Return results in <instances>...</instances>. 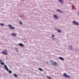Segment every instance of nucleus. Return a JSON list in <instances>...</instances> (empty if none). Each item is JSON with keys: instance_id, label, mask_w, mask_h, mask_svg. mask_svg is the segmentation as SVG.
I'll list each match as a JSON object with an SVG mask.
<instances>
[{"instance_id": "nucleus-1", "label": "nucleus", "mask_w": 79, "mask_h": 79, "mask_svg": "<svg viewBox=\"0 0 79 79\" xmlns=\"http://www.w3.org/2000/svg\"><path fill=\"white\" fill-rule=\"evenodd\" d=\"M51 64H53L54 66H58V63L53 60H51Z\"/></svg>"}, {"instance_id": "nucleus-2", "label": "nucleus", "mask_w": 79, "mask_h": 79, "mask_svg": "<svg viewBox=\"0 0 79 79\" xmlns=\"http://www.w3.org/2000/svg\"><path fill=\"white\" fill-rule=\"evenodd\" d=\"M4 67L9 72V73H10V74H11L12 73V72L11 70H9V69H8V67H7V66H6V65H4Z\"/></svg>"}, {"instance_id": "nucleus-3", "label": "nucleus", "mask_w": 79, "mask_h": 79, "mask_svg": "<svg viewBox=\"0 0 79 79\" xmlns=\"http://www.w3.org/2000/svg\"><path fill=\"white\" fill-rule=\"evenodd\" d=\"M63 76L64 77H66L68 78L69 79H70V76L69 75H67V74L66 73H64L63 74Z\"/></svg>"}, {"instance_id": "nucleus-4", "label": "nucleus", "mask_w": 79, "mask_h": 79, "mask_svg": "<svg viewBox=\"0 0 79 79\" xmlns=\"http://www.w3.org/2000/svg\"><path fill=\"white\" fill-rule=\"evenodd\" d=\"M8 26L10 29H11L12 30L13 29H15V27L12 26L11 25H9Z\"/></svg>"}, {"instance_id": "nucleus-5", "label": "nucleus", "mask_w": 79, "mask_h": 79, "mask_svg": "<svg viewBox=\"0 0 79 79\" xmlns=\"http://www.w3.org/2000/svg\"><path fill=\"white\" fill-rule=\"evenodd\" d=\"M7 52V50H5L4 51H3L2 52V53H3V55H8V53Z\"/></svg>"}, {"instance_id": "nucleus-6", "label": "nucleus", "mask_w": 79, "mask_h": 79, "mask_svg": "<svg viewBox=\"0 0 79 79\" xmlns=\"http://www.w3.org/2000/svg\"><path fill=\"white\" fill-rule=\"evenodd\" d=\"M73 23L75 25H77V26H78L79 25V23L77 22H76V21H73Z\"/></svg>"}, {"instance_id": "nucleus-7", "label": "nucleus", "mask_w": 79, "mask_h": 79, "mask_svg": "<svg viewBox=\"0 0 79 79\" xmlns=\"http://www.w3.org/2000/svg\"><path fill=\"white\" fill-rule=\"evenodd\" d=\"M56 11H57L59 12V13H63V12L61 10H60V9H57Z\"/></svg>"}, {"instance_id": "nucleus-8", "label": "nucleus", "mask_w": 79, "mask_h": 79, "mask_svg": "<svg viewBox=\"0 0 79 79\" xmlns=\"http://www.w3.org/2000/svg\"><path fill=\"white\" fill-rule=\"evenodd\" d=\"M19 46H20L21 47H24V44H23L21 43L19 44Z\"/></svg>"}, {"instance_id": "nucleus-9", "label": "nucleus", "mask_w": 79, "mask_h": 79, "mask_svg": "<svg viewBox=\"0 0 79 79\" xmlns=\"http://www.w3.org/2000/svg\"><path fill=\"white\" fill-rule=\"evenodd\" d=\"M54 18H55V19H58V16H56L55 15H54Z\"/></svg>"}, {"instance_id": "nucleus-10", "label": "nucleus", "mask_w": 79, "mask_h": 79, "mask_svg": "<svg viewBox=\"0 0 79 79\" xmlns=\"http://www.w3.org/2000/svg\"><path fill=\"white\" fill-rule=\"evenodd\" d=\"M59 58L60 60H61L62 61H64V58L61 57H59Z\"/></svg>"}, {"instance_id": "nucleus-11", "label": "nucleus", "mask_w": 79, "mask_h": 79, "mask_svg": "<svg viewBox=\"0 0 79 79\" xmlns=\"http://www.w3.org/2000/svg\"><path fill=\"white\" fill-rule=\"evenodd\" d=\"M58 1L60 3H63V0H58Z\"/></svg>"}, {"instance_id": "nucleus-12", "label": "nucleus", "mask_w": 79, "mask_h": 79, "mask_svg": "<svg viewBox=\"0 0 79 79\" xmlns=\"http://www.w3.org/2000/svg\"><path fill=\"white\" fill-rule=\"evenodd\" d=\"M39 71H44L43 70V69H41L40 68H39Z\"/></svg>"}, {"instance_id": "nucleus-13", "label": "nucleus", "mask_w": 79, "mask_h": 79, "mask_svg": "<svg viewBox=\"0 0 79 79\" xmlns=\"http://www.w3.org/2000/svg\"><path fill=\"white\" fill-rule=\"evenodd\" d=\"M1 65H4V64H5V63H4V62H2L1 63Z\"/></svg>"}, {"instance_id": "nucleus-14", "label": "nucleus", "mask_w": 79, "mask_h": 79, "mask_svg": "<svg viewBox=\"0 0 79 79\" xmlns=\"http://www.w3.org/2000/svg\"><path fill=\"white\" fill-rule=\"evenodd\" d=\"M47 77V78H48V79H52V78H51V77H50L49 76H46Z\"/></svg>"}, {"instance_id": "nucleus-15", "label": "nucleus", "mask_w": 79, "mask_h": 79, "mask_svg": "<svg viewBox=\"0 0 79 79\" xmlns=\"http://www.w3.org/2000/svg\"><path fill=\"white\" fill-rule=\"evenodd\" d=\"M13 74L15 76V77H18V75L14 73Z\"/></svg>"}, {"instance_id": "nucleus-16", "label": "nucleus", "mask_w": 79, "mask_h": 79, "mask_svg": "<svg viewBox=\"0 0 79 79\" xmlns=\"http://www.w3.org/2000/svg\"><path fill=\"white\" fill-rule=\"evenodd\" d=\"M57 31L58 32H60V33H61V30H58Z\"/></svg>"}, {"instance_id": "nucleus-17", "label": "nucleus", "mask_w": 79, "mask_h": 79, "mask_svg": "<svg viewBox=\"0 0 79 79\" xmlns=\"http://www.w3.org/2000/svg\"><path fill=\"white\" fill-rule=\"evenodd\" d=\"M12 35H15V36H16V34H15V33H12Z\"/></svg>"}, {"instance_id": "nucleus-18", "label": "nucleus", "mask_w": 79, "mask_h": 79, "mask_svg": "<svg viewBox=\"0 0 79 79\" xmlns=\"http://www.w3.org/2000/svg\"><path fill=\"white\" fill-rule=\"evenodd\" d=\"M0 25L1 26H4V24H3V23H1Z\"/></svg>"}, {"instance_id": "nucleus-19", "label": "nucleus", "mask_w": 79, "mask_h": 79, "mask_svg": "<svg viewBox=\"0 0 79 79\" xmlns=\"http://www.w3.org/2000/svg\"><path fill=\"white\" fill-rule=\"evenodd\" d=\"M19 23L20 24H23V23H22V22H19Z\"/></svg>"}, {"instance_id": "nucleus-20", "label": "nucleus", "mask_w": 79, "mask_h": 79, "mask_svg": "<svg viewBox=\"0 0 79 79\" xmlns=\"http://www.w3.org/2000/svg\"><path fill=\"white\" fill-rule=\"evenodd\" d=\"M52 37H55V35H54L52 34Z\"/></svg>"}, {"instance_id": "nucleus-21", "label": "nucleus", "mask_w": 79, "mask_h": 79, "mask_svg": "<svg viewBox=\"0 0 79 79\" xmlns=\"http://www.w3.org/2000/svg\"><path fill=\"white\" fill-rule=\"evenodd\" d=\"M0 62H2V60L1 59H0Z\"/></svg>"}, {"instance_id": "nucleus-22", "label": "nucleus", "mask_w": 79, "mask_h": 79, "mask_svg": "<svg viewBox=\"0 0 79 79\" xmlns=\"http://www.w3.org/2000/svg\"><path fill=\"white\" fill-rule=\"evenodd\" d=\"M70 47H72V46H71V45H70Z\"/></svg>"}]
</instances>
